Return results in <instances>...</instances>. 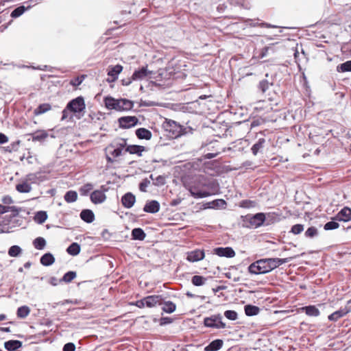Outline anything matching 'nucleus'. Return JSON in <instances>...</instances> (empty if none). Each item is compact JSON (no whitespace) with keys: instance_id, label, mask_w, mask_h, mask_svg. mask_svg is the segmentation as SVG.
I'll return each mask as SVG.
<instances>
[{"instance_id":"nucleus-1","label":"nucleus","mask_w":351,"mask_h":351,"mask_svg":"<svg viewBox=\"0 0 351 351\" xmlns=\"http://www.w3.org/2000/svg\"><path fill=\"white\" fill-rule=\"evenodd\" d=\"M183 185L195 198L206 197L215 195L218 191V184L203 175L184 178Z\"/></svg>"},{"instance_id":"nucleus-2","label":"nucleus","mask_w":351,"mask_h":351,"mask_svg":"<svg viewBox=\"0 0 351 351\" xmlns=\"http://www.w3.org/2000/svg\"><path fill=\"white\" fill-rule=\"evenodd\" d=\"M104 150L107 162L113 163L117 158L122 155L123 151L141 157L146 151V148L142 145H128L126 138H119L110 143Z\"/></svg>"},{"instance_id":"nucleus-3","label":"nucleus","mask_w":351,"mask_h":351,"mask_svg":"<svg viewBox=\"0 0 351 351\" xmlns=\"http://www.w3.org/2000/svg\"><path fill=\"white\" fill-rule=\"evenodd\" d=\"M287 263L285 258H264L252 263L249 267V272L254 274H265L276 269L280 265Z\"/></svg>"},{"instance_id":"nucleus-4","label":"nucleus","mask_w":351,"mask_h":351,"mask_svg":"<svg viewBox=\"0 0 351 351\" xmlns=\"http://www.w3.org/2000/svg\"><path fill=\"white\" fill-rule=\"evenodd\" d=\"M104 103L107 109L117 111H128L131 110L134 106L133 101L131 100L127 99H115L111 96L105 97L104 98Z\"/></svg>"},{"instance_id":"nucleus-5","label":"nucleus","mask_w":351,"mask_h":351,"mask_svg":"<svg viewBox=\"0 0 351 351\" xmlns=\"http://www.w3.org/2000/svg\"><path fill=\"white\" fill-rule=\"evenodd\" d=\"M66 106L67 109H70V112L75 114L77 119H80L85 112L86 104L82 96L71 99Z\"/></svg>"},{"instance_id":"nucleus-6","label":"nucleus","mask_w":351,"mask_h":351,"mask_svg":"<svg viewBox=\"0 0 351 351\" xmlns=\"http://www.w3.org/2000/svg\"><path fill=\"white\" fill-rule=\"evenodd\" d=\"M265 214L263 213H258L253 215H246L243 219V222L247 228H256L261 226L265 221Z\"/></svg>"},{"instance_id":"nucleus-7","label":"nucleus","mask_w":351,"mask_h":351,"mask_svg":"<svg viewBox=\"0 0 351 351\" xmlns=\"http://www.w3.org/2000/svg\"><path fill=\"white\" fill-rule=\"evenodd\" d=\"M204 324L206 327L217 329L226 328V324L222 321L220 314L213 315L204 319Z\"/></svg>"},{"instance_id":"nucleus-8","label":"nucleus","mask_w":351,"mask_h":351,"mask_svg":"<svg viewBox=\"0 0 351 351\" xmlns=\"http://www.w3.org/2000/svg\"><path fill=\"white\" fill-rule=\"evenodd\" d=\"M165 128L167 131L171 134L173 137L176 138L182 134V127L175 121H167L165 123Z\"/></svg>"},{"instance_id":"nucleus-9","label":"nucleus","mask_w":351,"mask_h":351,"mask_svg":"<svg viewBox=\"0 0 351 351\" xmlns=\"http://www.w3.org/2000/svg\"><path fill=\"white\" fill-rule=\"evenodd\" d=\"M8 212H12V215L9 216V219L12 218V217H15L19 215V209L14 206H4L0 204V215H3L4 213H6ZM4 225H8L10 223V219H7L5 221V219L2 221L1 222Z\"/></svg>"},{"instance_id":"nucleus-10","label":"nucleus","mask_w":351,"mask_h":351,"mask_svg":"<svg viewBox=\"0 0 351 351\" xmlns=\"http://www.w3.org/2000/svg\"><path fill=\"white\" fill-rule=\"evenodd\" d=\"M123 66L121 64H117L113 66H109L108 69V82H113L118 79L119 74L122 71Z\"/></svg>"},{"instance_id":"nucleus-11","label":"nucleus","mask_w":351,"mask_h":351,"mask_svg":"<svg viewBox=\"0 0 351 351\" xmlns=\"http://www.w3.org/2000/svg\"><path fill=\"white\" fill-rule=\"evenodd\" d=\"M145 300L147 307L153 308L162 304L163 298L160 295H152L145 297Z\"/></svg>"},{"instance_id":"nucleus-12","label":"nucleus","mask_w":351,"mask_h":351,"mask_svg":"<svg viewBox=\"0 0 351 351\" xmlns=\"http://www.w3.org/2000/svg\"><path fill=\"white\" fill-rule=\"evenodd\" d=\"M119 127L121 128H130L131 127L134 126L137 122L138 119L136 117H122L119 119Z\"/></svg>"},{"instance_id":"nucleus-13","label":"nucleus","mask_w":351,"mask_h":351,"mask_svg":"<svg viewBox=\"0 0 351 351\" xmlns=\"http://www.w3.org/2000/svg\"><path fill=\"white\" fill-rule=\"evenodd\" d=\"M333 219L347 222L351 220V208L345 206L343 207L333 218Z\"/></svg>"},{"instance_id":"nucleus-14","label":"nucleus","mask_w":351,"mask_h":351,"mask_svg":"<svg viewBox=\"0 0 351 351\" xmlns=\"http://www.w3.org/2000/svg\"><path fill=\"white\" fill-rule=\"evenodd\" d=\"M186 260L189 262H197L203 260L205 257V253L202 250H195L187 252Z\"/></svg>"},{"instance_id":"nucleus-15","label":"nucleus","mask_w":351,"mask_h":351,"mask_svg":"<svg viewBox=\"0 0 351 351\" xmlns=\"http://www.w3.org/2000/svg\"><path fill=\"white\" fill-rule=\"evenodd\" d=\"M215 254L219 256H224L227 258H232L235 256V252L230 247H217L214 249Z\"/></svg>"},{"instance_id":"nucleus-16","label":"nucleus","mask_w":351,"mask_h":351,"mask_svg":"<svg viewBox=\"0 0 351 351\" xmlns=\"http://www.w3.org/2000/svg\"><path fill=\"white\" fill-rule=\"evenodd\" d=\"M298 312H304L310 317H318L320 315L319 310L315 305L301 307L298 309Z\"/></svg>"},{"instance_id":"nucleus-17","label":"nucleus","mask_w":351,"mask_h":351,"mask_svg":"<svg viewBox=\"0 0 351 351\" xmlns=\"http://www.w3.org/2000/svg\"><path fill=\"white\" fill-rule=\"evenodd\" d=\"M136 202V197L132 193H125L121 198L122 205L126 208H130Z\"/></svg>"},{"instance_id":"nucleus-18","label":"nucleus","mask_w":351,"mask_h":351,"mask_svg":"<svg viewBox=\"0 0 351 351\" xmlns=\"http://www.w3.org/2000/svg\"><path fill=\"white\" fill-rule=\"evenodd\" d=\"M106 198L104 193L99 190L94 191L90 194V200L94 204H101L105 201Z\"/></svg>"},{"instance_id":"nucleus-19","label":"nucleus","mask_w":351,"mask_h":351,"mask_svg":"<svg viewBox=\"0 0 351 351\" xmlns=\"http://www.w3.org/2000/svg\"><path fill=\"white\" fill-rule=\"evenodd\" d=\"M349 312L350 309L346 307L344 308H341L328 315V318L330 321L337 322L338 319L347 315Z\"/></svg>"},{"instance_id":"nucleus-20","label":"nucleus","mask_w":351,"mask_h":351,"mask_svg":"<svg viewBox=\"0 0 351 351\" xmlns=\"http://www.w3.org/2000/svg\"><path fill=\"white\" fill-rule=\"evenodd\" d=\"M149 73V72L147 70V66H145L135 71L132 74V77L134 81L141 80L145 78Z\"/></svg>"},{"instance_id":"nucleus-21","label":"nucleus","mask_w":351,"mask_h":351,"mask_svg":"<svg viewBox=\"0 0 351 351\" xmlns=\"http://www.w3.org/2000/svg\"><path fill=\"white\" fill-rule=\"evenodd\" d=\"M29 135L32 136V141H43L48 137L49 134L45 130H38Z\"/></svg>"},{"instance_id":"nucleus-22","label":"nucleus","mask_w":351,"mask_h":351,"mask_svg":"<svg viewBox=\"0 0 351 351\" xmlns=\"http://www.w3.org/2000/svg\"><path fill=\"white\" fill-rule=\"evenodd\" d=\"M160 209V204L157 201L152 200L147 202L143 208V210L146 213H156Z\"/></svg>"},{"instance_id":"nucleus-23","label":"nucleus","mask_w":351,"mask_h":351,"mask_svg":"<svg viewBox=\"0 0 351 351\" xmlns=\"http://www.w3.org/2000/svg\"><path fill=\"white\" fill-rule=\"evenodd\" d=\"M223 345V341L221 339H215L211 341L207 346L205 347V351H217L220 350Z\"/></svg>"},{"instance_id":"nucleus-24","label":"nucleus","mask_w":351,"mask_h":351,"mask_svg":"<svg viewBox=\"0 0 351 351\" xmlns=\"http://www.w3.org/2000/svg\"><path fill=\"white\" fill-rule=\"evenodd\" d=\"M51 110V104L48 103H44L40 104L34 110V116H39Z\"/></svg>"},{"instance_id":"nucleus-25","label":"nucleus","mask_w":351,"mask_h":351,"mask_svg":"<svg viewBox=\"0 0 351 351\" xmlns=\"http://www.w3.org/2000/svg\"><path fill=\"white\" fill-rule=\"evenodd\" d=\"M80 217L84 221L91 223L95 219V215L91 210L84 209L80 213Z\"/></svg>"},{"instance_id":"nucleus-26","label":"nucleus","mask_w":351,"mask_h":351,"mask_svg":"<svg viewBox=\"0 0 351 351\" xmlns=\"http://www.w3.org/2000/svg\"><path fill=\"white\" fill-rule=\"evenodd\" d=\"M136 135L139 139L149 140L152 138V132L144 128L137 129L136 130Z\"/></svg>"},{"instance_id":"nucleus-27","label":"nucleus","mask_w":351,"mask_h":351,"mask_svg":"<svg viewBox=\"0 0 351 351\" xmlns=\"http://www.w3.org/2000/svg\"><path fill=\"white\" fill-rule=\"evenodd\" d=\"M22 346V343L20 341L18 340H10L4 343V346L5 349L8 350L12 351L15 350L19 348H21Z\"/></svg>"},{"instance_id":"nucleus-28","label":"nucleus","mask_w":351,"mask_h":351,"mask_svg":"<svg viewBox=\"0 0 351 351\" xmlns=\"http://www.w3.org/2000/svg\"><path fill=\"white\" fill-rule=\"evenodd\" d=\"M55 262V258L51 253H46L40 258V263L44 266L51 265Z\"/></svg>"},{"instance_id":"nucleus-29","label":"nucleus","mask_w":351,"mask_h":351,"mask_svg":"<svg viewBox=\"0 0 351 351\" xmlns=\"http://www.w3.org/2000/svg\"><path fill=\"white\" fill-rule=\"evenodd\" d=\"M244 310H245V313L247 316L256 315L260 312V308L258 306L251 305V304L245 305L244 307Z\"/></svg>"},{"instance_id":"nucleus-30","label":"nucleus","mask_w":351,"mask_h":351,"mask_svg":"<svg viewBox=\"0 0 351 351\" xmlns=\"http://www.w3.org/2000/svg\"><path fill=\"white\" fill-rule=\"evenodd\" d=\"M265 143V138H259L258 141L251 148L252 154L256 156L258 152L264 147Z\"/></svg>"},{"instance_id":"nucleus-31","label":"nucleus","mask_w":351,"mask_h":351,"mask_svg":"<svg viewBox=\"0 0 351 351\" xmlns=\"http://www.w3.org/2000/svg\"><path fill=\"white\" fill-rule=\"evenodd\" d=\"M30 313V308L27 306H22L18 308L16 315L19 318L24 319Z\"/></svg>"},{"instance_id":"nucleus-32","label":"nucleus","mask_w":351,"mask_h":351,"mask_svg":"<svg viewBox=\"0 0 351 351\" xmlns=\"http://www.w3.org/2000/svg\"><path fill=\"white\" fill-rule=\"evenodd\" d=\"M133 239L143 241L145 238V233L141 228H134L132 231Z\"/></svg>"},{"instance_id":"nucleus-33","label":"nucleus","mask_w":351,"mask_h":351,"mask_svg":"<svg viewBox=\"0 0 351 351\" xmlns=\"http://www.w3.org/2000/svg\"><path fill=\"white\" fill-rule=\"evenodd\" d=\"M206 280V278L198 275H195L191 278L192 284L196 287H200L205 285Z\"/></svg>"},{"instance_id":"nucleus-34","label":"nucleus","mask_w":351,"mask_h":351,"mask_svg":"<svg viewBox=\"0 0 351 351\" xmlns=\"http://www.w3.org/2000/svg\"><path fill=\"white\" fill-rule=\"evenodd\" d=\"M16 189L19 193H29L32 190V186L27 182H23L16 184Z\"/></svg>"},{"instance_id":"nucleus-35","label":"nucleus","mask_w":351,"mask_h":351,"mask_svg":"<svg viewBox=\"0 0 351 351\" xmlns=\"http://www.w3.org/2000/svg\"><path fill=\"white\" fill-rule=\"evenodd\" d=\"M163 306L162 308V311L167 313H172L176 311V305L171 301H167L165 302H162Z\"/></svg>"},{"instance_id":"nucleus-36","label":"nucleus","mask_w":351,"mask_h":351,"mask_svg":"<svg viewBox=\"0 0 351 351\" xmlns=\"http://www.w3.org/2000/svg\"><path fill=\"white\" fill-rule=\"evenodd\" d=\"M64 197L67 203H72L77 199V193L75 191H69L65 193Z\"/></svg>"},{"instance_id":"nucleus-37","label":"nucleus","mask_w":351,"mask_h":351,"mask_svg":"<svg viewBox=\"0 0 351 351\" xmlns=\"http://www.w3.org/2000/svg\"><path fill=\"white\" fill-rule=\"evenodd\" d=\"M66 252L72 256H76L80 252V246L77 243H73L69 246V247L66 250Z\"/></svg>"},{"instance_id":"nucleus-38","label":"nucleus","mask_w":351,"mask_h":351,"mask_svg":"<svg viewBox=\"0 0 351 351\" xmlns=\"http://www.w3.org/2000/svg\"><path fill=\"white\" fill-rule=\"evenodd\" d=\"M47 219V215L45 211H38L36 213L34 220L38 223H44Z\"/></svg>"},{"instance_id":"nucleus-39","label":"nucleus","mask_w":351,"mask_h":351,"mask_svg":"<svg viewBox=\"0 0 351 351\" xmlns=\"http://www.w3.org/2000/svg\"><path fill=\"white\" fill-rule=\"evenodd\" d=\"M257 203L250 199H243L239 203V206L243 208H250L256 206Z\"/></svg>"},{"instance_id":"nucleus-40","label":"nucleus","mask_w":351,"mask_h":351,"mask_svg":"<svg viewBox=\"0 0 351 351\" xmlns=\"http://www.w3.org/2000/svg\"><path fill=\"white\" fill-rule=\"evenodd\" d=\"M34 246L37 250H43L46 245V241L43 237H37L33 241Z\"/></svg>"},{"instance_id":"nucleus-41","label":"nucleus","mask_w":351,"mask_h":351,"mask_svg":"<svg viewBox=\"0 0 351 351\" xmlns=\"http://www.w3.org/2000/svg\"><path fill=\"white\" fill-rule=\"evenodd\" d=\"M21 248L19 245H12L8 250V255L11 257H16L21 254Z\"/></svg>"},{"instance_id":"nucleus-42","label":"nucleus","mask_w":351,"mask_h":351,"mask_svg":"<svg viewBox=\"0 0 351 351\" xmlns=\"http://www.w3.org/2000/svg\"><path fill=\"white\" fill-rule=\"evenodd\" d=\"M27 10V8H25L24 5L19 6L18 8H15L12 12L10 16L12 18H17L21 16L25 11Z\"/></svg>"},{"instance_id":"nucleus-43","label":"nucleus","mask_w":351,"mask_h":351,"mask_svg":"<svg viewBox=\"0 0 351 351\" xmlns=\"http://www.w3.org/2000/svg\"><path fill=\"white\" fill-rule=\"evenodd\" d=\"M337 71L340 72L351 71V60L346 61L337 66Z\"/></svg>"},{"instance_id":"nucleus-44","label":"nucleus","mask_w":351,"mask_h":351,"mask_svg":"<svg viewBox=\"0 0 351 351\" xmlns=\"http://www.w3.org/2000/svg\"><path fill=\"white\" fill-rule=\"evenodd\" d=\"M86 75H82L80 76H77L71 80L70 84L72 85L73 86H75V87L78 86L82 83V82L86 78Z\"/></svg>"},{"instance_id":"nucleus-45","label":"nucleus","mask_w":351,"mask_h":351,"mask_svg":"<svg viewBox=\"0 0 351 351\" xmlns=\"http://www.w3.org/2000/svg\"><path fill=\"white\" fill-rule=\"evenodd\" d=\"M75 277H76V273L75 271H70L66 272L64 275L62 280L65 282H71Z\"/></svg>"},{"instance_id":"nucleus-46","label":"nucleus","mask_w":351,"mask_h":351,"mask_svg":"<svg viewBox=\"0 0 351 351\" xmlns=\"http://www.w3.org/2000/svg\"><path fill=\"white\" fill-rule=\"evenodd\" d=\"M224 316L232 321H234L238 318L237 313L235 311L228 310L224 312Z\"/></svg>"},{"instance_id":"nucleus-47","label":"nucleus","mask_w":351,"mask_h":351,"mask_svg":"<svg viewBox=\"0 0 351 351\" xmlns=\"http://www.w3.org/2000/svg\"><path fill=\"white\" fill-rule=\"evenodd\" d=\"M317 234V229L314 226L308 228L304 233L305 236L308 238H313Z\"/></svg>"},{"instance_id":"nucleus-48","label":"nucleus","mask_w":351,"mask_h":351,"mask_svg":"<svg viewBox=\"0 0 351 351\" xmlns=\"http://www.w3.org/2000/svg\"><path fill=\"white\" fill-rule=\"evenodd\" d=\"M304 230V225L302 224H295L291 227L290 232L293 234H299Z\"/></svg>"},{"instance_id":"nucleus-49","label":"nucleus","mask_w":351,"mask_h":351,"mask_svg":"<svg viewBox=\"0 0 351 351\" xmlns=\"http://www.w3.org/2000/svg\"><path fill=\"white\" fill-rule=\"evenodd\" d=\"M209 207L216 208L221 207L226 204V202L223 199H215L208 203Z\"/></svg>"},{"instance_id":"nucleus-50","label":"nucleus","mask_w":351,"mask_h":351,"mask_svg":"<svg viewBox=\"0 0 351 351\" xmlns=\"http://www.w3.org/2000/svg\"><path fill=\"white\" fill-rule=\"evenodd\" d=\"M339 227V224L336 221H328L327 222L324 226V228L326 230H331L337 229Z\"/></svg>"},{"instance_id":"nucleus-51","label":"nucleus","mask_w":351,"mask_h":351,"mask_svg":"<svg viewBox=\"0 0 351 351\" xmlns=\"http://www.w3.org/2000/svg\"><path fill=\"white\" fill-rule=\"evenodd\" d=\"M93 189V185L91 184H86L82 187L80 188V191L82 195H87L90 191Z\"/></svg>"},{"instance_id":"nucleus-52","label":"nucleus","mask_w":351,"mask_h":351,"mask_svg":"<svg viewBox=\"0 0 351 351\" xmlns=\"http://www.w3.org/2000/svg\"><path fill=\"white\" fill-rule=\"evenodd\" d=\"M70 113H71L70 112V109H67V106L65 107V108L62 110V118H61V120L62 121H64V120H66V119H72V115L70 114Z\"/></svg>"},{"instance_id":"nucleus-53","label":"nucleus","mask_w":351,"mask_h":351,"mask_svg":"<svg viewBox=\"0 0 351 351\" xmlns=\"http://www.w3.org/2000/svg\"><path fill=\"white\" fill-rule=\"evenodd\" d=\"M258 87L263 93H265L269 88V83L266 80H262L260 82Z\"/></svg>"},{"instance_id":"nucleus-54","label":"nucleus","mask_w":351,"mask_h":351,"mask_svg":"<svg viewBox=\"0 0 351 351\" xmlns=\"http://www.w3.org/2000/svg\"><path fill=\"white\" fill-rule=\"evenodd\" d=\"M1 202L5 206H9L14 202L12 198L10 195H5L2 197Z\"/></svg>"},{"instance_id":"nucleus-55","label":"nucleus","mask_w":351,"mask_h":351,"mask_svg":"<svg viewBox=\"0 0 351 351\" xmlns=\"http://www.w3.org/2000/svg\"><path fill=\"white\" fill-rule=\"evenodd\" d=\"M75 346L73 343H67L63 347V351H75Z\"/></svg>"},{"instance_id":"nucleus-56","label":"nucleus","mask_w":351,"mask_h":351,"mask_svg":"<svg viewBox=\"0 0 351 351\" xmlns=\"http://www.w3.org/2000/svg\"><path fill=\"white\" fill-rule=\"evenodd\" d=\"M133 304L140 308H144L145 306H146L145 298L141 300L136 301L135 303H134Z\"/></svg>"},{"instance_id":"nucleus-57","label":"nucleus","mask_w":351,"mask_h":351,"mask_svg":"<svg viewBox=\"0 0 351 351\" xmlns=\"http://www.w3.org/2000/svg\"><path fill=\"white\" fill-rule=\"evenodd\" d=\"M8 141V138L3 133H0V144L5 143Z\"/></svg>"},{"instance_id":"nucleus-58","label":"nucleus","mask_w":351,"mask_h":351,"mask_svg":"<svg viewBox=\"0 0 351 351\" xmlns=\"http://www.w3.org/2000/svg\"><path fill=\"white\" fill-rule=\"evenodd\" d=\"M132 81H134V80H133L132 77H129V78H127V79H123V80H121L122 84L123 86H128V85H130L132 83Z\"/></svg>"},{"instance_id":"nucleus-59","label":"nucleus","mask_w":351,"mask_h":351,"mask_svg":"<svg viewBox=\"0 0 351 351\" xmlns=\"http://www.w3.org/2000/svg\"><path fill=\"white\" fill-rule=\"evenodd\" d=\"M147 186V184L146 182H141L139 184V189L141 191H146V187Z\"/></svg>"},{"instance_id":"nucleus-60","label":"nucleus","mask_w":351,"mask_h":351,"mask_svg":"<svg viewBox=\"0 0 351 351\" xmlns=\"http://www.w3.org/2000/svg\"><path fill=\"white\" fill-rule=\"evenodd\" d=\"M217 154H214V153H208L205 155V158H207V159H211L213 158H215V156H217Z\"/></svg>"},{"instance_id":"nucleus-61","label":"nucleus","mask_w":351,"mask_h":351,"mask_svg":"<svg viewBox=\"0 0 351 351\" xmlns=\"http://www.w3.org/2000/svg\"><path fill=\"white\" fill-rule=\"evenodd\" d=\"M34 178H36V176L34 174H28L27 176V178L26 180H29V181H32L33 180Z\"/></svg>"},{"instance_id":"nucleus-62","label":"nucleus","mask_w":351,"mask_h":351,"mask_svg":"<svg viewBox=\"0 0 351 351\" xmlns=\"http://www.w3.org/2000/svg\"><path fill=\"white\" fill-rule=\"evenodd\" d=\"M0 330L1 331H3V332H10V328H5V327H1L0 328Z\"/></svg>"},{"instance_id":"nucleus-63","label":"nucleus","mask_w":351,"mask_h":351,"mask_svg":"<svg viewBox=\"0 0 351 351\" xmlns=\"http://www.w3.org/2000/svg\"><path fill=\"white\" fill-rule=\"evenodd\" d=\"M5 319H6V315L4 314H1L0 315V322L3 321Z\"/></svg>"},{"instance_id":"nucleus-64","label":"nucleus","mask_w":351,"mask_h":351,"mask_svg":"<svg viewBox=\"0 0 351 351\" xmlns=\"http://www.w3.org/2000/svg\"><path fill=\"white\" fill-rule=\"evenodd\" d=\"M9 232L8 229L7 230H0V232Z\"/></svg>"}]
</instances>
